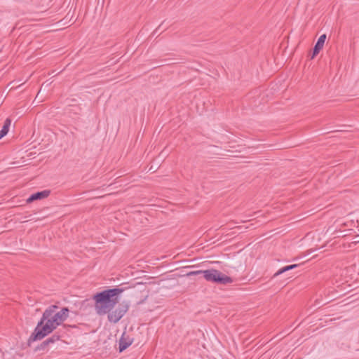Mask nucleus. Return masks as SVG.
<instances>
[{"label":"nucleus","instance_id":"2","mask_svg":"<svg viewBox=\"0 0 359 359\" xmlns=\"http://www.w3.org/2000/svg\"><path fill=\"white\" fill-rule=\"evenodd\" d=\"M123 291L121 288L105 290L93 296L97 314L103 316L111 311L118 302V296Z\"/></svg>","mask_w":359,"mask_h":359},{"label":"nucleus","instance_id":"6","mask_svg":"<svg viewBox=\"0 0 359 359\" xmlns=\"http://www.w3.org/2000/svg\"><path fill=\"white\" fill-rule=\"evenodd\" d=\"M49 194H50V191H47V190H44V191H39V192L34 193V194H32L27 199V203H32V202H33V201H34L36 200H39V199L45 198L47 196H48Z\"/></svg>","mask_w":359,"mask_h":359},{"label":"nucleus","instance_id":"1","mask_svg":"<svg viewBox=\"0 0 359 359\" xmlns=\"http://www.w3.org/2000/svg\"><path fill=\"white\" fill-rule=\"evenodd\" d=\"M67 308L60 309L52 305L45 310L34 332L29 339V342L41 340L51 333L65 319Z\"/></svg>","mask_w":359,"mask_h":359},{"label":"nucleus","instance_id":"10","mask_svg":"<svg viewBox=\"0 0 359 359\" xmlns=\"http://www.w3.org/2000/svg\"><path fill=\"white\" fill-rule=\"evenodd\" d=\"M57 340H58V337L53 336L51 337H49L42 343L41 346H47L50 343H54Z\"/></svg>","mask_w":359,"mask_h":359},{"label":"nucleus","instance_id":"12","mask_svg":"<svg viewBox=\"0 0 359 359\" xmlns=\"http://www.w3.org/2000/svg\"><path fill=\"white\" fill-rule=\"evenodd\" d=\"M326 38H327V36H326L325 34H322L321 36H320V37L317 40L315 45H324Z\"/></svg>","mask_w":359,"mask_h":359},{"label":"nucleus","instance_id":"9","mask_svg":"<svg viewBox=\"0 0 359 359\" xmlns=\"http://www.w3.org/2000/svg\"><path fill=\"white\" fill-rule=\"evenodd\" d=\"M297 266V264H292V265H289V266H286L285 267H283L281 268L280 269H279L275 274H274V276H277L287 271H289L290 269H293L294 268H296Z\"/></svg>","mask_w":359,"mask_h":359},{"label":"nucleus","instance_id":"14","mask_svg":"<svg viewBox=\"0 0 359 359\" xmlns=\"http://www.w3.org/2000/svg\"><path fill=\"white\" fill-rule=\"evenodd\" d=\"M161 27V25H158V28H157V29L154 32V34H155V32H157V30H158V29H160V27Z\"/></svg>","mask_w":359,"mask_h":359},{"label":"nucleus","instance_id":"13","mask_svg":"<svg viewBox=\"0 0 359 359\" xmlns=\"http://www.w3.org/2000/svg\"><path fill=\"white\" fill-rule=\"evenodd\" d=\"M203 270H199V271H191L187 273V276H193V275H198V274H203Z\"/></svg>","mask_w":359,"mask_h":359},{"label":"nucleus","instance_id":"11","mask_svg":"<svg viewBox=\"0 0 359 359\" xmlns=\"http://www.w3.org/2000/svg\"><path fill=\"white\" fill-rule=\"evenodd\" d=\"M323 46H314L313 51L310 55L311 59H313L322 50Z\"/></svg>","mask_w":359,"mask_h":359},{"label":"nucleus","instance_id":"4","mask_svg":"<svg viewBox=\"0 0 359 359\" xmlns=\"http://www.w3.org/2000/svg\"><path fill=\"white\" fill-rule=\"evenodd\" d=\"M129 309L128 303H123L114 310H111L107 314V319L111 323H117L122 317L127 313Z\"/></svg>","mask_w":359,"mask_h":359},{"label":"nucleus","instance_id":"8","mask_svg":"<svg viewBox=\"0 0 359 359\" xmlns=\"http://www.w3.org/2000/svg\"><path fill=\"white\" fill-rule=\"evenodd\" d=\"M77 100L72 98L70 100H69V107H73L74 109H71V111H74V114H78L81 111V108L79 105L76 104Z\"/></svg>","mask_w":359,"mask_h":359},{"label":"nucleus","instance_id":"3","mask_svg":"<svg viewBox=\"0 0 359 359\" xmlns=\"http://www.w3.org/2000/svg\"><path fill=\"white\" fill-rule=\"evenodd\" d=\"M204 278L208 281L221 285H227L233 283V279L216 269L203 270Z\"/></svg>","mask_w":359,"mask_h":359},{"label":"nucleus","instance_id":"5","mask_svg":"<svg viewBox=\"0 0 359 359\" xmlns=\"http://www.w3.org/2000/svg\"><path fill=\"white\" fill-rule=\"evenodd\" d=\"M133 343V339H130L126 334L124 332L122 334L121 338L119 341V351H123L126 349L130 345Z\"/></svg>","mask_w":359,"mask_h":359},{"label":"nucleus","instance_id":"7","mask_svg":"<svg viewBox=\"0 0 359 359\" xmlns=\"http://www.w3.org/2000/svg\"><path fill=\"white\" fill-rule=\"evenodd\" d=\"M11 124V120L9 118H7L4 123L1 130H0V140L8 133Z\"/></svg>","mask_w":359,"mask_h":359}]
</instances>
